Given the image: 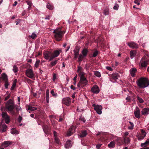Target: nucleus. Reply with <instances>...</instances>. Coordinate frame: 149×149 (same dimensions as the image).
Segmentation results:
<instances>
[{"instance_id":"obj_46","label":"nucleus","mask_w":149,"mask_h":149,"mask_svg":"<svg viewBox=\"0 0 149 149\" xmlns=\"http://www.w3.org/2000/svg\"><path fill=\"white\" fill-rule=\"evenodd\" d=\"M5 82L4 86L6 88H8V86L9 85L8 81H4Z\"/></svg>"},{"instance_id":"obj_44","label":"nucleus","mask_w":149,"mask_h":149,"mask_svg":"<svg viewBox=\"0 0 149 149\" xmlns=\"http://www.w3.org/2000/svg\"><path fill=\"white\" fill-rule=\"evenodd\" d=\"M50 93L54 97H56L57 95V93H54V91L53 90H52L51 91Z\"/></svg>"},{"instance_id":"obj_41","label":"nucleus","mask_w":149,"mask_h":149,"mask_svg":"<svg viewBox=\"0 0 149 149\" xmlns=\"http://www.w3.org/2000/svg\"><path fill=\"white\" fill-rule=\"evenodd\" d=\"M137 97L139 102L140 103L143 102L144 101L142 98L140 97L139 96H137Z\"/></svg>"},{"instance_id":"obj_7","label":"nucleus","mask_w":149,"mask_h":149,"mask_svg":"<svg viewBox=\"0 0 149 149\" xmlns=\"http://www.w3.org/2000/svg\"><path fill=\"white\" fill-rule=\"evenodd\" d=\"M92 106L94 107V109L96 111L97 113L100 115L102 114V107L101 105L93 104Z\"/></svg>"},{"instance_id":"obj_47","label":"nucleus","mask_w":149,"mask_h":149,"mask_svg":"<svg viewBox=\"0 0 149 149\" xmlns=\"http://www.w3.org/2000/svg\"><path fill=\"white\" fill-rule=\"evenodd\" d=\"M79 120L80 121H82L84 123H85L86 122V120L85 119L84 117L81 116L79 118Z\"/></svg>"},{"instance_id":"obj_18","label":"nucleus","mask_w":149,"mask_h":149,"mask_svg":"<svg viewBox=\"0 0 149 149\" xmlns=\"http://www.w3.org/2000/svg\"><path fill=\"white\" fill-rule=\"evenodd\" d=\"M141 113L144 116L148 115L149 113V108H146L143 109L142 110Z\"/></svg>"},{"instance_id":"obj_62","label":"nucleus","mask_w":149,"mask_h":149,"mask_svg":"<svg viewBox=\"0 0 149 149\" xmlns=\"http://www.w3.org/2000/svg\"><path fill=\"white\" fill-rule=\"evenodd\" d=\"M17 4V1H15L14 2V3L13 4V6H15Z\"/></svg>"},{"instance_id":"obj_51","label":"nucleus","mask_w":149,"mask_h":149,"mask_svg":"<svg viewBox=\"0 0 149 149\" xmlns=\"http://www.w3.org/2000/svg\"><path fill=\"white\" fill-rule=\"evenodd\" d=\"M98 52L97 51H96L94 52L93 54V56L94 57H95L98 54Z\"/></svg>"},{"instance_id":"obj_49","label":"nucleus","mask_w":149,"mask_h":149,"mask_svg":"<svg viewBox=\"0 0 149 149\" xmlns=\"http://www.w3.org/2000/svg\"><path fill=\"white\" fill-rule=\"evenodd\" d=\"M148 145V144L147 142L146 141L145 143H142L141 144V147H145L146 146H147Z\"/></svg>"},{"instance_id":"obj_52","label":"nucleus","mask_w":149,"mask_h":149,"mask_svg":"<svg viewBox=\"0 0 149 149\" xmlns=\"http://www.w3.org/2000/svg\"><path fill=\"white\" fill-rule=\"evenodd\" d=\"M104 13L105 15H108L109 13V11L108 10H104Z\"/></svg>"},{"instance_id":"obj_32","label":"nucleus","mask_w":149,"mask_h":149,"mask_svg":"<svg viewBox=\"0 0 149 149\" xmlns=\"http://www.w3.org/2000/svg\"><path fill=\"white\" fill-rule=\"evenodd\" d=\"M28 110H29L30 111H33L36 110L37 109V108L29 106H28Z\"/></svg>"},{"instance_id":"obj_15","label":"nucleus","mask_w":149,"mask_h":149,"mask_svg":"<svg viewBox=\"0 0 149 149\" xmlns=\"http://www.w3.org/2000/svg\"><path fill=\"white\" fill-rule=\"evenodd\" d=\"M135 116L138 118H140V111L138 107H137L134 112Z\"/></svg>"},{"instance_id":"obj_1","label":"nucleus","mask_w":149,"mask_h":149,"mask_svg":"<svg viewBox=\"0 0 149 149\" xmlns=\"http://www.w3.org/2000/svg\"><path fill=\"white\" fill-rule=\"evenodd\" d=\"M138 86L141 88L147 87L149 85V80L146 77H141L136 81Z\"/></svg>"},{"instance_id":"obj_34","label":"nucleus","mask_w":149,"mask_h":149,"mask_svg":"<svg viewBox=\"0 0 149 149\" xmlns=\"http://www.w3.org/2000/svg\"><path fill=\"white\" fill-rule=\"evenodd\" d=\"M95 75L96 76L98 77H100L101 75V74L99 71H96L94 72Z\"/></svg>"},{"instance_id":"obj_3","label":"nucleus","mask_w":149,"mask_h":149,"mask_svg":"<svg viewBox=\"0 0 149 149\" xmlns=\"http://www.w3.org/2000/svg\"><path fill=\"white\" fill-rule=\"evenodd\" d=\"M53 32L55 33L54 36L56 40L58 41L61 40L63 35L65 32L60 30L59 29L54 30Z\"/></svg>"},{"instance_id":"obj_36","label":"nucleus","mask_w":149,"mask_h":149,"mask_svg":"<svg viewBox=\"0 0 149 149\" xmlns=\"http://www.w3.org/2000/svg\"><path fill=\"white\" fill-rule=\"evenodd\" d=\"M85 73L82 72H79V76L80 77V79H82L83 78H85V76H84V74Z\"/></svg>"},{"instance_id":"obj_9","label":"nucleus","mask_w":149,"mask_h":149,"mask_svg":"<svg viewBox=\"0 0 149 149\" xmlns=\"http://www.w3.org/2000/svg\"><path fill=\"white\" fill-rule=\"evenodd\" d=\"M62 102L67 106H70L71 103V99L69 97L63 98L62 100Z\"/></svg>"},{"instance_id":"obj_42","label":"nucleus","mask_w":149,"mask_h":149,"mask_svg":"<svg viewBox=\"0 0 149 149\" xmlns=\"http://www.w3.org/2000/svg\"><path fill=\"white\" fill-rule=\"evenodd\" d=\"M84 57V56L83 55H82L81 54H80L78 58V61L80 62L81 61L83 58Z\"/></svg>"},{"instance_id":"obj_64","label":"nucleus","mask_w":149,"mask_h":149,"mask_svg":"<svg viewBox=\"0 0 149 149\" xmlns=\"http://www.w3.org/2000/svg\"><path fill=\"white\" fill-rule=\"evenodd\" d=\"M45 19H49V16H48L46 17L45 18Z\"/></svg>"},{"instance_id":"obj_40","label":"nucleus","mask_w":149,"mask_h":149,"mask_svg":"<svg viewBox=\"0 0 149 149\" xmlns=\"http://www.w3.org/2000/svg\"><path fill=\"white\" fill-rule=\"evenodd\" d=\"M40 60H38L35 63V67H36V68H37L39 66V63H40Z\"/></svg>"},{"instance_id":"obj_23","label":"nucleus","mask_w":149,"mask_h":149,"mask_svg":"<svg viewBox=\"0 0 149 149\" xmlns=\"http://www.w3.org/2000/svg\"><path fill=\"white\" fill-rule=\"evenodd\" d=\"M46 99L47 102L48 103L49 101V91L48 89H47L46 91Z\"/></svg>"},{"instance_id":"obj_57","label":"nucleus","mask_w":149,"mask_h":149,"mask_svg":"<svg viewBox=\"0 0 149 149\" xmlns=\"http://www.w3.org/2000/svg\"><path fill=\"white\" fill-rule=\"evenodd\" d=\"M53 133H54V138H55V137H57V132L55 131H54Z\"/></svg>"},{"instance_id":"obj_25","label":"nucleus","mask_w":149,"mask_h":149,"mask_svg":"<svg viewBox=\"0 0 149 149\" xmlns=\"http://www.w3.org/2000/svg\"><path fill=\"white\" fill-rule=\"evenodd\" d=\"M1 79L4 81H8L7 76L5 73L2 74L1 75Z\"/></svg>"},{"instance_id":"obj_19","label":"nucleus","mask_w":149,"mask_h":149,"mask_svg":"<svg viewBox=\"0 0 149 149\" xmlns=\"http://www.w3.org/2000/svg\"><path fill=\"white\" fill-rule=\"evenodd\" d=\"M137 71V70L135 68H132L130 70V72L132 76L134 77L135 76V73Z\"/></svg>"},{"instance_id":"obj_27","label":"nucleus","mask_w":149,"mask_h":149,"mask_svg":"<svg viewBox=\"0 0 149 149\" xmlns=\"http://www.w3.org/2000/svg\"><path fill=\"white\" fill-rule=\"evenodd\" d=\"M115 146V142L111 141L109 144L108 145V147L110 148H114Z\"/></svg>"},{"instance_id":"obj_22","label":"nucleus","mask_w":149,"mask_h":149,"mask_svg":"<svg viewBox=\"0 0 149 149\" xmlns=\"http://www.w3.org/2000/svg\"><path fill=\"white\" fill-rule=\"evenodd\" d=\"M136 52L135 50L131 51L130 52V55L131 58H133L136 55Z\"/></svg>"},{"instance_id":"obj_10","label":"nucleus","mask_w":149,"mask_h":149,"mask_svg":"<svg viewBox=\"0 0 149 149\" xmlns=\"http://www.w3.org/2000/svg\"><path fill=\"white\" fill-rule=\"evenodd\" d=\"M2 117L4 119L5 122L6 124H8L10 121V118L7 113L4 112H2L1 114Z\"/></svg>"},{"instance_id":"obj_61","label":"nucleus","mask_w":149,"mask_h":149,"mask_svg":"<svg viewBox=\"0 0 149 149\" xmlns=\"http://www.w3.org/2000/svg\"><path fill=\"white\" fill-rule=\"evenodd\" d=\"M56 79V76L55 74H54L53 76V80L54 81Z\"/></svg>"},{"instance_id":"obj_30","label":"nucleus","mask_w":149,"mask_h":149,"mask_svg":"<svg viewBox=\"0 0 149 149\" xmlns=\"http://www.w3.org/2000/svg\"><path fill=\"white\" fill-rule=\"evenodd\" d=\"M74 58H76L79 55V50L77 49H75L74 50Z\"/></svg>"},{"instance_id":"obj_28","label":"nucleus","mask_w":149,"mask_h":149,"mask_svg":"<svg viewBox=\"0 0 149 149\" xmlns=\"http://www.w3.org/2000/svg\"><path fill=\"white\" fill-rule=\"evenodd\" d=\"M58 62L57 60H55L54 61H52L50 63V66L51 67L54 66L57 64Z\"/></svg>"},{"instance_id":"obj_37","label":"nucleus","mask_w":149,"mask_h":149,"mask_svg":"<svg viewBox=\"0 0 149 149\" xmlns=\"http://www.w3.org/2000/svg\"><path fill=\"white\" fill-rule=\"evenodd\" d=\"M88 52V51L86 49H84L82 51V54L84 56H85Z\"/></svg>"},{"instance_id":"obj_26","label":"nucleus","mask_w":149,"mask_h":149,"mask_svg":"<svg viewBox=\"0 0 149 149\" xmlns=\"http://www.w3.org/2000/svg\"><path fill=\"white\" fill-rule=\"evenodd\" d=\"M87 135V132L86 131L84 130L82 131L79 134V136L81 137H85Z\"/></svg>"},{"instance_id":"obj_59","label":"nucleus","mask_w":149,"mask_h":149,"mask_svg":"<svg viewBox=\"0 0 149 149\" xmlns=\"http://www.w3.org/2000/svg\"><path fill=\"white\" fill-rule=\"evenodd\" d=\"M128 134H129V133L127 132H125L124 133L125 137H126L127 136H128Z\"/></svg>"},{"instance_id":"obj_39","label":"nucleus","mask_w":149,"mask_h":149,"mask_svg":"<svg viewBox=\"0 0 149 149\" xmlns=\"http://www.w3.org/2000/svg\"><path fill=\"white\" fill-rule=\"evenodd\" d=\"M13 70L15 73L17 72L18 71V68L15 65L13 67Z\"/></svg>"},{"instance_id":"obj_24","label":"nucleus","mask_w":149,"mask_h":149,"mask_svg":"<svg viewBox=\"0 0 149 149\" xmlns=\"http://www.w3.org/2000/svg\"><path fill=\"white\" fill-rule=\"evenodd\" d=\"M71 141L70 140H68L66 141L65 145V148H70L71 146Z\"/></svg>"},{"instance_id":"obj_58","label":"nucleus","mask_w":149,"mask_h":149,"mask_svg":"<svg viewBox=\"0 0 149 149\" xmlns=\"http://www.w3.org/2000/svg\"><path fill=\"white\" fill-rule=\"evenodd\" d=\"M122 139L120 137H119L117 139V141L118 143L119 142V141H122Z\"/></svg>"},{"instance_id":"obj_8","label":"nucleus","mask_w":149,"mask_h":149,"mask_svg":"<svg viewBox=\"0 0 149 149\" xmlns=\"http://www.w3.org/2000/svg\"><path fill=\"white\" fill-rule=\"evenodd\" d=\"M44 58L46 60L49 59L52 56V52L50 51H45L43 53Z\"/></svg>"},{"instance_id":"obj_60","label":"nucleus","mask_w":149,"mask_h":149,"mask_svg":"<svg viewBox=\"0 0 149 149\" xmlns=\"http://www.w3.org/2000/svg\"><path fill=\"white\" fill-rule=\"evenodd\" d=\"M70 88L71 89H72L74 90H75V87L73 85H72L71 86Z\"/></svg>"},{"instance_id":"obj_14","label":"nucleus","mask_w":149,"mask_h":149,"mask_svg":"<svg viewBox=\"0 0 149 149\" xmlns=\"http://www.w3.org/2000/svg\"><path fill=\"white\" fill-rule=\"evenodd\" d=\"M91 91L93 93H98L100 92L99 87L97 85H94L92 88Z\"/></svg>"},{"instance_id":"obj_63","label":"nucleus","mask_w":149,"mask_h":149,"mask_svg":"<svg viewBox=\"0 0 149 149\" xmlns=\"http://www.w3.org/2000/svg\"><path fill=\"white\" fill-rule=\"evenodd\" d=\"M77 75L73 79V80L74 81H76L77 79Z\"/></svg>"},{"instance_id":"obj_21","label":"nucleus","mask_w":149,"mask_h":149,"mask_svg":"<svg viewBox=\"0 0 149 149\" xmlns=\"http://www.w3.org/2000/svg\"><path fill=\"white\" fill-rule=\"evenodd\" d=\"M42 128L43 131L46 134L48 133L49 130V127L47 125H44L43 126H42Z\"/></svg>"},{"instance_id":"obj_53","label":"nucleus","mask_w":149,"mask_h":149,"mask_svg":"<svg viewBox=\"0 0 149 149\" xmlns=\"http://www.w3.org/2000/svg\"><path fill=\"white\" fill-rule=\"evenodd\" d=\"M22 120V117L20 116H19L18 119V121L19 123H20Z\"/></svg>"},{"instance_id":"obj_43","label":"nucleus","mask_w":149,"mask_h":149,"mask_svg":"<svg viewBox=\"0 0 149 149\" xmlns=\"http://www.w3.org/2000/svg\"><path fill=\"white\" fill-rule=\"evenodd\" d=\"M54 139L55 141V142H56L58 144H60L61 143V142L57 138V137H55L54 138Z\"/></svg>"},{"instance_id":"obj_50","label":"nucleus","mask_w":149,"mask_h":149,"mask_svg":"<svg viewBox=\"0 0 149 149\" xmlns=\"http://www.w3.org/2000/svg\"><path fill=\"white\" fill-rule=\"evenodd\" d=\"M7 126L6 125H5L3 126V129L2 130V132H5L6 131Z\"/></svg>"},{"instance_id":"obj_20","label":"nucleus","mask_w":149,"mask_h":149,"mask_svg":"<svg viewBox=\"0 0 149 149\" xmlns=\"http://www.w3.org/2000/svg\"><path fill=\"white\" fill-rule=\"evenodd\" d=\"M10 144V142L9 141H5L2 144L1 146L4 148L8 146Z\"/></svg>"},{"instance_id":"obj_6","label":"nucleus","mask_w":149,"mask_h":149,"mask_svg":"<svg viewBox=\"0 0 149 149\" xmlns=\"http://www.w3.org/2000/svg\"><path fill=\"white\" fill-rule=\"evenodd\" d=\"M25 74L26 76L31 79L34 78V74L32 69H28L25 72Z\"/></svg>"},{"instance_id":"obj_54","label":"nucleus","mask_w":149,"mask_h":149,"mask_svg":"<svg viewBox=\"0 0 149 149\" xmlns=\"http://www.w3.org/2000/svg\"><path fill=\"white\" fill-rule=\"evenodd\" d=\"M102 145V144H97L96 146V147L97 149H100V148Z\"/></svg>"},{"instance_id":"obj_38","label":"nucleus","mask_w":149,"mask_h":149,"mask_svg":"<svg viewBox=\"0 0 149 149\" xmlns=\"http://www.w3.org/2000/svg\"><path fill=\"white\" fill-rule=\"evenodd\" d=\"M129 123H130L131 125L128 126V129L129 130H132L134 127V124L132 123L130 121L129 122Z\"/></svg>"},{"instance_id":"obj_48","label":"nucleus","mask_w":149,"mask_h":149,"mask_svg":"<svg viewBox=\"0 0 149 149\" xmlns=\"http://www.w3.org/2000/svg\"><path fill=\"white\" fill-rule=\"evenodd\" d=\"M119 8V5L115 3L113 7V9H118Z\"/></svg>"},{"instance_id":"obj_5","label":"nucleus","mask_w":149,"mask_h":149,"mask_svg":"<svg viewBox=\"0 0 149 149\" xmlns=\"http://www.w3.org/2000/svg\"><path fill=\"white\" fill-rule=\"evenodd\" d=\"M88 84V81L86 78V77L84 78H83L80 79V81L77 84V86L78 87H83L87 85Z\"/></svg>"},{"instance_id":"obj_35","label":"nucleus","mask_w":149,"mask_h":149,"mask_svg":"<svg viewBox=\"0 0 149 149\" xmlns=\"http://www.w3.org/2000/svg\"><path fill=\"white\" fill-rule=\"evenodd\" d=\"M11 132L13 134H18V131L15 128H13L11 130Z\"/></svg>"},{"instance_id":"obj_33","label":"nucleus","mask_w":149,"mask_h":149,"mask_svg":"<svg viewBox=\"0 0 149 149\" xmlns=\"http://www.w3.org/2000/svg\"><path fill=\"white\" fill-rule=\"evenodd\" d=\"M29 37L33 39H34L36 38L37 35L35 32H33L32 33L31 36H29Z\"/></svg>"},{"instance_id":"obj_13","label":"nucleus","mask_w":149,"mask_h":149,"mask_svg":"<svg viewBox=\"0 0 149 149\" xmlns=\"http://www.w3.org/2000/svg\"><path fill=\"white\" fill-rule=\"evenodd\" d=\"M60 52L58 50H56L52 52V56L49 59V61L52 60L54 58L57 57L60 54Z\"/></svg>"},{"instance_id":"obj_11","label":"nucleus","mask_w":149,"mask_h":149,"mask_svg":"<svg viewBox=\"0 0 149 149\" xmlns=\"http://www.w3.org/2000/svg\"><path fill=\"white\" fill-rule=\"evenodd\" d=\"M75 129L76 127L74 126L71 127L67 132V136H70L74 132Z\"/></svg>"},{"instance_id":"obj_16","label":"nucleus","mask_w":149,"mask_h":149,"mask_svg":"<svg viewBox=\"0 0 149 149\" xmlns=\"http://www.w3.org/2000/svg\"><path fill=\"white\" fill-rule=\"evenodd\" d=\"M127 45L130 47L133 48H136L138 47V45L132 42L128 43Z\"/></svg>"},{"instance_id":"obj_45","label":"nucleus","mask_w":149,"mask_h":149,"mask_svg":"<svg viewBox=\"0 0 149 149\" xmlns=\"http://www.w3.org/2000/svg\"><path fill=\"white\" fill-rule=\"evenodd\" d=\"M47 8L49 9H52L53 7L52 6L50 5V4L48 3L47 5Z\"/></svg>"},{"instance_id":"obj_56","label":"nucleus","mask_w":149,"mask_h":149,"mask_svg":"<svg viewBox=\"0 0 149 149\" xmlns=\"http://www.w3.org/2000/svg\"><path fill=\"white\" fill-rule=\"evenodd\" d=\"M106 68L107 70L109 71H112L113 70L110 67L107 66L106 67Z\"/></svg>"},{"instance_id":"obj_17","label":"nucleus","mask_w":149,"mask_h":149,"mask_svg":"<svg viewBox=\"0 0 149 149\" xmlns=\"http://www.w3.org/2000/svg\"><path fill=\"white\" fill-rule=\"evenodd\" d=\"M119 75L118 73H114L110 76V78L114 79L116 80L118 79V77H119Z\"/></svg>"},{"instance_id":"obj_12","label":"nucleus","mask_w":149,"mask_h":149,"mask_svg":"<svg viewBox=\"0 0 149 149\" xmlns=\"http://www.w3.org/2000/svg\"><path fill=\"white\" fill-rule=\"evenodd\" d=\"M141 134L138 136V140H141L143 139L146 135V133L143 129H141Z\"/></svg>"},{"instance_id":"obj_2","label":"nucleus","mask_w":149,"mask_h":149,"mask_svg":"<svg viewBox=\"0 0 149 149\" xmlns=\"http://www.w3.org/2000/svg\"><path fill=\"white\" fill-rule=\"evenodd\" d=\"M5 107L8 111H10L13 115L15 114V112L13 110L15 108L14 103L11 99H10L5 104Z\"/></svg>"},{"instance_id":"obj_55","label":"nucleus","mask_w":149,"mask_h":149,"mask_svg":"<svg viewBox=\"0 0 149 149\" xmlns=\"http://www.w3.org/2000/svg\"><path fill=\"white\" fill-rule=\"evenodd\" d=\"M10 97V95H8L5 98L4 100L6 101Z\"/></svg>"},{"instance_id":"obj_31","label":"nucleus","mask_w":149,"mask_h":149,"mask_svg":"<svg viewBox=\"0 0 149 149\" xmlns=\"http://www.w3.org/2000/svg\"><path fill=\"white\" fill-rule=\"evenodd\" d=\"M124 143L125 144L128 143L130 142V139L129 138L124 137Z\"/></svg>"},{"instance_id":"obj_29","label":"nucleus","mask_w":149,"mask_h":149,"mask_svg":"<svg viewBox=\"0 0 149 149\" xmlns=\"http://www.w3.org/2000/svg\"><path fill=\"white\" fill-rule=\"evenodd\" d=\"M17 82V79H15L14 81H13V84L12 85V86L11 88V90H12L14 89V88L16 86V83Z\"/></svg>"},{"instance_id":"obj_4","label":"nucleus","mask_w":149,"mask_h":149,"mask_svg":"<svg viewBox=\"0 0 149 149\" xmlns=\"http://www.w3.org/2000/svg\"><path fill=\"white\" fill-rule=\"evenodd\" d=\"M149 64V60L147 58L146 56H144L141 59L139 64L140 68H146Z\"/></svg>"}]
</instances>
